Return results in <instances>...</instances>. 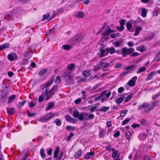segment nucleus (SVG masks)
Returning a JSON list of instances; mask_svg holds the SVG:
<instances>
[{
    "instance_id": "obj_24",
    "label": "nucleus",
    "mask_w": 160,
    "mask_h": 160,
    "mask_svg": "<svg viewBox=\"0 0 160 160\" xmlns=\"http://www.w3.org/2000/svg\"><path fill=\"white\" fill-rule=\"evenodd\" d=\"M142 29V28L141 26H138L135 29V32L134 34V35L136 36L138 35L140 31Z\"/></svg>"
},
{
    "instance_id": "obj_57",
    "label": "nucleus",
    "mask_w": 160,
    "mask_h": 160,
    "mask_svg": "<svg viewBox=\"0 0 160 160\" xmlns=\"http://www.w3.org/2000/svg\"><path fill=\"white\" fill-rule=\"evenodd\" d=\"M5 18L6 19H7L8 21L11 20L13 19V18L12 16L7 15L5 17Z\"/></svg>"
},
{
    "instance_id": "obj_2",
    "label": "nucleus",
    "mask_w": 160,
    "mask_h": 160,
    "mask_svg": "<svg viewBox=\"0 0 160 160\" xmlns=\"http://www.w3.org/2000/svg\"><path fill=\"white\" fill-rule=\"evenodd\" d=\"M155 106L153 104L152 102L151 103V105L149 103L146 104V103H143L142 105H140L139 107L138 108V110H140L142 109L145 108L143 112V113H148L151 110L153 109Z\"/></svg>"
},
{
    "instance_id": "obj_11",
    "label": "nucleus",
    "mask_w": 160,
    "mask_h": 160,
    "mask_svg": "<svg viewBox=\"0 0 160 160\" xmlns=\"http://www.w3.org/2000/svg\"><path fill=\"white\" fill-rule=\"evenodd\" d=\"M107 92L108 91L106 90V94H105L104 96L102 97V98L101 100V102H103L105 101H108V98L111 94V92L110 91H108V92Z\"/></svg>"
},
{
    "instance_id": "obj_19",
    "label": "nucleus",
    "mask_w": 160,
    "mask_h": 160,
    "mask_svg": "<svg viewBox=\"0 0 160 160\" xmlns=\"http://www.w3.org/2000/svg\"><path fill=\"white\" fill-rule=\"evenodd\" d=\"M82 74L83 77H88L91 74V71L89 70H84L82 72Z\"/></svg>"
},
{
    "instance_id": "obj_52",
    "label": "nucleus",
    "mask_w": 160,
    "mask_h": 160,
    "mask_svg": "<svg viewBox=\"0 0 160 160\" xmlns=\"http://www.w3.org/2000/svg\"><path fill=\"white\" fill-rule=\"evenodd\" d=\"M154 35H155L154 34V33H152L151 34V35L148 36L147 37V38L146 39H145V40H151L153 39V38L154 37Z\"/></svg>"
},
{
    "instance_id": "obj_28",
    "label": "nucleus",
    "mask_w": 160,
    "mask_h": 160,
    "mask_svg": "<svg viewBox=\"0 0 160 160\" xmlns=\"http://www.w3.org/2000/svg\"><path fill=\"white\" fill-rule=\"evenodd\" d=\"M118 151L113 152L112 155V157L114 158V160H118L119 158V155L118 153Z\"/></svg>"
},
{
    "instance_id": "obj_14",
    "label": "nucleus",
    "mask_w": 160,
    "mask_h": 160,
    "mask_svg": "<svg viewBox=\"0 0 160 160\" xmlns=\"http://www.w3.org/2000/svg\"><path fill=\"white\" fill-rule=\"evenodd\" d=\"M121 53L122 54V57H125L131 54L128 49L126 47H124L122 48V52H121Z\"/></svg>"
},
{
    "instance_id": "obj_54",
    "label": "nucleus",
    "mask_w": 160,
    "mask_h": 160,
    "mask_svg": "<svg viewBox=\"0 0 160 160\" xmlns=\"http://www.w3.org/2000/svg\"><path fill=\"white\" fill-rule=\"evenodd\" d=\"M160 95V92L157 93L155 95L153 96L152 98L153 100H154L157 98Z\"/></svg>"
},
{
    "instance_id": "obj_4",
    "label": "nucleus",
    "mask_w": 160,
    "mask_h": 160,
    "mask_svg": "<svg viewBox=\"0 0 160 160\" xmlns=\"http://www.w3.org/2000/svg\"><path fill=\"white\" fill-rule=\"evenodd\" d=\"M55 115L54 113H47L45 115L42 116L40 119V121L42 122H46L51 119Z\"/></svg>"
},
{
    "instance_id": "obj_15",
    "label": "nucleus",
    "mask_w": 160,
    "mask_h": 160,
    "mask_svg": "<svg viewBox=\"0 0 160 160\" xmlns=\"http://www.w3.org/2000/svg\"><path fill=\"white\" fill-rule=\"evenodd\" d=\"M106 55H108L109 53L110 54H112L116 52L115 49L113 47L106 48Z\"/></svg>"
},
{
    "instance_id": "obj_16",
    "label": "nucleus",
    "mask_w": 160,
    "mask_h": 160,
    "mask_svg": "<svg viewBox=\"0 0 160 160\" xmlns=\"http://www.w3.org/2000/svg\"><path fill=\"white\" fill-rule=\"evenodd\" d=\"M130 20L131 21L132 23V24H134L135 26H136L137 25V24L142 22V19L139 17H138L137 18L136 20H134L132 19Z\"/></svg>"
},
{
    "instance_id": "obj_10",
    "label": "nucleus",
    "mask_w": 160,
    "mask_h": 160,
    "mask_svg": "<svg viewBox=\"0 0 160 160\" xmlns=\"http://www.w3.org/2000/svg\"><path fill=\"white\" fill-rule=\"evenodd\" d=\"M132 24L131 20L128 21L126 24L127 30L130 32H133L134 31V29L132 28Z\"/></svg>"
},
{
    "instance_id": "obj_58",
    "label": "nucleus",
    "mask_w": 160,
    "mask_h": 160,
    "mask_svg": "<svg viewBox=\"0 0 160 160\" xmlns=\"http://www.w3.org/2000/svg\"><path fill=\"white\" fill-rule=\"evenodd\" d=\"M139 53L138 52H134L132 53L130 55V56L131 57H137Z\"/></svg>"
},
{
    "instance_id": "obj_37",
    "label": "nucleus",
    "mask_w": 160,
    "mask_h": 160,
    "mask_svg": "<svg viewBox=\"0 0 160 160\" xmlns=\"http://www.w3.org/2000/svg\"><path fill=\"white\" fill-rule=\"evenodd\" d=\"M146 68L145 67H140L137 71V73L139 74L145 71Z\"/></svg>"
},
{
    "instance_id": "obj_32",
    "label": "nucleus",
    "mask_w": 160,
    "mask_h": 160,
    "mask_svg": "<svg viewBox=\"0 0 160 160\" xmlns=\"http://www.w3.org/2000/svg\"><path fill=\"white\" fill-rule=\"evenodd\" d=\"M147 9L144 8H142V9L141 13L142 16L143 17H145L147 16Z\"/></svg>"
},
{
    "instance_id": "obj_63",
    "label": "nucleus",
    "mask_w": 160,
    "mask_h": 160,
    "mask_svg": "<svg viewBox=\"0 0 160 160\" xmlns=\"http://www.w3.org/2000/svg\"><path fill=\"white\" fill-rule=\"evenodd\" d=\"M35 106V104L33 101H32L29 104V106L31 108H33Z\"/></svg>"
},
{
    "instance_id": "obj_45",
    "label": "nucleus",
    "mask_w": 160,
    "mask_h": 160,
    "mask_svg": "<svg viewBox=\"0 0 160 160\" xmlns=\"http://www.w3.org/2000/svg\"><path fill=\"white\" fill-rule=\"evenodd\" d=\"M61 79L60 77L57 76L55 80V82L56 83H60L61 82Z\"/></svg>"
},
{
    "instance_id": "obj_1",
    "label": "nucleus",
    "mask_w": 160,
    "mask_h": 160,
    "mask_svg": "<svg viewBox=\"0 0 160 160\" xmlns=\"http://www.w3.org/2000/svg\"><path fill=\"white\" fill-rule=\"evenodd\" d=\"M58 88V85H55L53 86L52 88L48 92L47 89L45 90V91H42V94L45 96V100L47 101L50 98L53 96Z\"/></svg>"
},
{
    "instance_id": "obj_7",
    "label": "nucleus",
    "mask_w": 160,
    "mask_h": 160,
    "mask_svg": "<svg viewBox=\"0 0 160 160\" xmlns=\"http://www.w3.org/2000/svg\"><path fill=\"white\" fill-rule=\"evenodd\" d=\"M82 39V38L81 35L77 34L72 39V44H75L81 41Z\"/></svg>"
},
{
    "instance_id": "obj_39",
    "label": "nucleus",
    "mask_w": 160,
    "mask_h": 160,
    "mask_svg": "<svg viewBox=\"0 0 160 160\" xmlns=\"http://www.w3.org/2000/svg\"><path fill=\"white\" fill-rule=\"evenodd\" d=\"M74 135V134L73 132H71L70 133L69 135L66 138V141L67 142H70L71 139V138Z\"/></svg>"
},
{
    "instance_id": "obj_53",
    "label": "nucleus",
    "mask_w": 160,
    "mask_h": 160,
    "mask_svg": "<svg viewBox=\"0 0 160 160\" xmlns=\"http://www.w3.org/2000/svg\"><path fill=\"white\" fill-rule=\"evenodd\" d=\"M140 125L138 123H133L132 125V127L133 128H138L140 127Z\"/></svg>"
},
{
    "instance_id": "obj_49",
    "label": "nucleus",
    "mask_w": 160,
    "mask_h": 160,
    "mask_svg": "<svg viewBox=\"0 0 160 160\" xmlns=\"http://www.w3.org/2000/svg\"><path fill=\"white\" fill-rule=\"evenodd\" d=\"M50 16L49 13H47L46 14H44L43 16V18L42 19V21H44L46 19H48Z\"/></svg>"
},
{
    "instance_id": "obj_34",
    "label": "nucleus",
    "mask_w": 160,
    "mask_h": 160,
    "mask_svg": "<svg viewBox=\"0 0 160 160\" xmlns=\"http://www.w3.org/2000/svg\"><path fill=\"white\" fill-rule=\"evenodd\" d=\"M84 16L83 13L82 12L80 11L77 14L75 15V16L80 18L83 17Z\"/></svg>"
},
{
    "instance_id": "obj_30",
    "label": "nucleus",
    "mask_w": 160,
    "mask_h": 160,
    "mask_svg": "<svg viewBox=\"0 0 160 160\" xmlns=\"http://www.w3.org/2000/svg\"><path fill=\"white\" fill-rule=\"evenodd\" d=\"M16 98V95H12L10 96L8 98V103L10 104L11 102L14 100Z\"/></svg>"
},
{
    "instance_id": "obj_50",
    "label": "nucleus",
    "mask_w": 160,
    "mask_h": 160,
    "mask_svg": "<svg viewBox=\"0 0 160 160\" xmlns=\"http://www.w3.org/2000/svg\"><path fill=\"white\" fill-rule=\"evenodd\" d=\"M2 48L4 49L9 48L10 47V45L9 43H6L2 45Z\"/></svg>"
},
{
    "instance_id": "obj_31",
    "label": "nucleus",
    "mask_w": 160,
    "mask_h": 160,
    "mask_svg": "<svg viewBox=\"0 0 160 160\" xmlns=\"http://www.w3.org/2000/svg\"><path fill=\"white\" fill-rule=\"evenodd\" d=\"M109 109V107H102L101 109L98 110V111L99 112H106Z\"/></svg>"
},
{
    "instance_id": "obj_17",
    "label": "nucleus",
    "mask_w": 160,
    "mask_h": 160,
    "mask_svg": "<svg viewBox=\"0 0 160 160\" xmlns=\"http://www.w3.org/2000/svg\"><path fill=\"white\" fill-rule=\"evenodd\" d=\"M114 32V31L111 30L109 27H108L106 30L103 32L102 33V35L103 37L104 36H108L110 32Z\"/></svg>"
},
{
    "instance_id": "obj_12",
    "label": "nucleus",
    "mask_w": 160,
    "mask_h": 160,
    "mask_svg": "<svg viewBox=\"0 0 160 160\" xmlns=\"http://www.w3.org/2000/svg\"><path fill=\"white\" fill-rule=\"evenodd\" d=\"M8 95V92L7 91H3L1 96L2 100L3 102H5Z\"/></svg>"
},
{
    "instance_id": "obj_60",
    "label": "nucleus",
    "mask_w": 160,
    "mask_h": 160,
    "mask_svg": "<svg viewBox=\"0 0 160 160\" xmlns=\"http://www.w3.org/2000/svg\"><path fill=\"white\" fill-rule=\"evenodd\" d=\"M146 48L145 46H142L140 48L139 51L141 52H143L146 50Z\"/></svg>"
},
{
    "instance_id": "obj_43",
    "label": "nucleus",
    "mask_w": 160,
    "mask_h": 160,
    "mask_svg": "<svg viewBox=\"0 0 160 160\" xmlns=\"http://www.w3.org/2000/svg\"><path fill=\"white\" fill-rule=\"evenodd\" d=\"M131 120V118H128L122 122V125H124L128 123Z\"/></svg>"
},
{
    "instance_id": "obj_26",
    "label": "nucleus",
    "mask_w": 160,
    "mask_h": 160,
    "mask_svg": "<svg viewBox=\"0 0 160 160\" xmlns=\"http://www.w3.org/2000/svg\"><path fill=\"white\" fill-rule=\"evenodd\" d=\"M82 151L81 149H80L74 155V157L75 158H78L80 157L82 154Z\"/></svg>"
},
{
    "instance_id": "obj_5",
    "label": "nucleus",
    "mask_w": 160,
    "mask_h": 160,
    "mask_svg": "<svg viewBox=\"0 0 160 160\" xmlns=\"http://www.w3.org/2000/svg\"><path fill=\"white\" fill-rule=\"evenodd\" d=\"M54 78L51 77L48 80V82H46L45 84L42 85L41 87V89H42L43 91H45V90L47 89L48 90V87L50 86L52 83L53 82Z\"/></svg>"
},
{
    "instance_id": "obj_20",
    "label": "nucleus",
    "mask_w": 160,
    "mask_h": 160,
    "mask_svg": "<svg viewBox=\"0 0 160 160\" xmlns=\"http://www.w3.org/2000/svg\"><path fill=\"white\" fill-rule=\"evenodd\" d=\"M157 74V72L154 71L148 74V77L146 78L147 80H149L152 79V78L153 75Z\"/></svg>"
},
{
    "instance_id": "obj_56",
    "label": "nucleus",
    "mask_w": 160,
    "mask_h": 160,
    "mask_svg": "<svg viewBox=\"0 0 160 160\" xmlns=\"http://www.w3.org/2000/svg\"><path fill=\"white\" fill-rule=\"evenodd\" d=\"M43 94L39 96L38 98V102H42L44 99V97L43 96Z\"/></svg>"
},
{
    "instance_id": "obj_23",
    "label": "nucleus",
    "mask_w": 160,
    "mask_h": 160,
    "mask_svg": "<svg viewBox=\"0 0 160 160\" xmlns=\"http://www.w3.org/2000/svg\"><path fill=\"white\" fill-rule=\"evenodd\" d=\"M100 52L99 54V57L101 58H102L105 56H106V48L104 50H100Z\"/></svg>"
},
{
    "instance_id": "obj_6",
    "label": "nucleus",
    "mask_w": 160,
    "mask_h": 160,
    "mask_svg": "<svg viewBox=\"0 0 160 160\" xmlns=\"http://www.w3.org/2000/svg\"><path fill=\"white\" fill-rule=\"evenodd\" d=\"M137 65L136 64H135L125 67L124 69L127 70L128 73H131L132 71L137 69Z\"/></svg>"
},
{
    "instance_id": "obj_48",
    "label": "nucleus",
    "mask_w": 160,
    "mask_h": 160,
    "mask_svg": "<svg viewBox=\"0 0 160 160\" xmlns=\"http://www.w3.org/2000/svg\"><path fill=\"white\" fill-rule=\"evenodd\" d=\"M141 124L143 126H145L147 124L146 120L144 118L141 119Z\"/></svg>"
},
{
    "instance_id": "obj_9",
    "label": "nucleus",
    "mask_w": 160,
    "mask_h": 160,
    "mask_svg": "<svg viewBox=\"0 0 160 160\" xmlns=\"http://www.w3.org/2000/svg\"><path fill=\"white\" fill-rule=\"evenodd\" d=\"M65 80L67 83L70 84L72 82L71 76L70 72H68L64 76Z\"/></svg>"
},
{
    "instance_id": "obj_35",
    "label": "nucleus",
    "mask_w": 160,
    "mask_h": 160,
    "mask_svg": "<svg viewBox=\"0 0 160 160\" xmlns=\"http://www.w3.org/2000/svg\"><path fill=\"white\" fill-rule=\"evenodd\" d=\"M134 93H132L128 95L125 98L124 100L125 102H127L128 101L131 99L133 97Z\"/></svg>"
},
{
    "instance_id": "obj_40",
    "label": "nucleus",
    "mask_w": 160,
    "mask_h": 160,
    "mask_svg": "<svg viewBox=\"0 0 160 160\" xmlns=\"http://www.w3.org/2000/svg\"><path fill=\"white\" fill-rule=\"evenodd\" d=\"M75 67V65L74 63H71L67 66V69L68 70H71L73 69Z\"/></svg>"
},
{
    "instance_id": "obj_41",
    "label": "nucleus",
    "mask_w": 160,
    "mask_h": 160,
    "mask_svg": "<svg viewBox=\"0 0 160 160\" xmlns=\"http://www.w3.org/2000/svg\"><path fill=\"white\" fill-rule=\"evenodd\" d=\"M54 122L56 123V125L58 126H59L61 125L62 122L58 118L56 119L55 120Z\"/></svg>"
},
{
    "instance_id": "obj_13",
    "label": "nucleus",
    "mask_w": 160,
    "mask_h": 160,
    "mask_svg": "<svg viewBox=\"0 0 160 160\" xmlns=\"http://www.w3.org/2000/svg\"><path fill=\"white\" fill-rule=\"evenodd\" d=\"M148 135L145 132H141L138 136V138L142 141H144L147 138Z\"/></svg>"
},
{
    "instance_id": "obj_36",
    "label": "nucleus",
    "mask_w": 160,
    "mask_h": 160,
    "mask_svg": "<svg viewBox=\"0 0 160 160\" xmlns=\"http://www.w3.org/2000/svg\"><path fill=\"white\" fill-rule=\"evenodd\" d=\"M59 150V146L56 147L55 151L54 152V158H57Z\"/></svg>"
},
{
    "instance_id": "obj_62",
    "label": "nucleus",
    "mask_w": 160,
    "mask_h": 160,
    "mask_svg": "<svg viewBox=\"0 0 160 160\" xmlns=\"http://www.w3.org/2000/svg\"><path fill=\"white\" fill-rule=\"evenodd\" d=\"M69 122L72 123H76L77 122V120L74 118H72V119H71Z\"/></svg>"
},
{
    "instance_id": "obj_18",
    "label": "nucleus",
    "mask_w": 160,
    "mask_h": 160,
    "mask_svg": "<svg viewBox=\"0 0 160 160\" xmlns=\"http://www.w3.org/2000/svg\"><path fill=\"white\" fill-rule=\"evenodd\" d=\"M17 58V56L15 54H9L8 56V59L10 61H12L16 59Z\"/></svg>"
},
{
    "instance_id": "obj_61",
    "label": "nucleus",
    "mask_w": 160,
    "mask_h": 160,
    "mask_svg": "<svg viewBox=\"0 0 160 160\" xmlns=\"http://www.w3.org/2000/svg\"><path fill=\"white\" fill-rule=\"evenodd\" d=\"M120 134V132L119 131H118L113 134V136L114 138H116Z\"/></svg>"
},
{
    "instance_id": "obj_64",
    "label": "nucleus",
    "mask_w": 160,
    "mask_h": 160,
    "mask_svg": "<svg viewBox=\"0 0 160 160\" xmlns=\"http://www.w3.org/2000/svg\"><path fill=\"white\" fill-rule=\"evenodd\" d=\"M82 101V99L80 98H78L74 101L75 103L76 104H78Z\"/></svg>"
},
{
    "instance_id": "obj_21",
    "label": "nucleus",
    "mask_w": 160,
    "mask_h": 160,
    "mask_svg": "<svg viewBox=\"0 0 160 160\" xmlns=\"http://www.w3.org/2000/svg\"><path fill=\"white\" fill-rule=\"evenodd\" d=\"M106 90H104V91L102 92L100 95L98 97H96L94 98V100L96 101H97L99 100L102 98V97L104 96V95L106 94Z\"/></svg>"
},
{
    "instance_id": "obj_25",
    "label": "nucleus",
    "mask_w": 160,
    "mask_h": 160,
    "mask_svg": "<svg viewBox=\"0 0 160 160\" xmlns=\"http://www.w3.org/2000/svg\"><path fill=\"white\" fill-rule=\"evenodd\" d=\"M6 109L7 112L10 115L14 114L16 111L14 108H10L8 109H7V108Z\"/></svg>"
},
{
    "instance_id": "obj_42",
    "label": "nucleus",
    "mask_w": 160,
    "mask_h": 160,
    "mask_svg": "<svg viewBox=\"0 0 160 160\" xmlns=\"http://www.w3.org/2000/svg\"><path fill=\"white\" fill-rule=\"evenodd\" d=\"M128 112V110L127 109L121 111V117L125 116Z\"/></svg>"
},
{
    "instance_id": "obj_29",
    "label": "nucleus",
    "mask_w": 160,
    "mask_h": 160,
    "mask_svg": "<svg viewBox=\"0 0 160 160\" xmlns=\"http://www.w3.org/2000/svg\"><path fill=\"white\" fill-rule=\"evenodd\" d=\"M47 72V70L46 68L43 69L40 71L39 72L38 75L40 76V77H42V75H43L45 73Z\"/></svg>"
},
{
    "instance_id": "obj_33",
    "label": "nucleus",
    "mask_w": 160,
    "mask_h": 160,
    "mask_svg": "<svg viewBox=\"0 0 160 160\" xmlns=\"http://www.w3.org/2000/svg\"><path fill=\"white\" fill-rule=\"evenodd\" d=\"M54 106L53 102H51L48 103V106L46 107V110L48 111L52 108Z\"/></svg>"
},
{
    "instance_id": "obj_8",
    "label": "nucleus",
    "mask_w": 160,
    "mask_h": 160,
    "mask_svg": "<svg viewBox=\"0 0 160 160\" xmlns=\"http://www.w3.org/2000/svg\"><path fill=\"white\" fill-rule=\"evenodd\" d=\"M137 78V76H135L129 81L127 83L130 87H132L134 86Z\"/></svg>"
},
{
    "instance_id": "obj_51",
    "label": "nucleus",
    "mask_w": 160,
    "mask_h": 160,
    "mask_svg": "<svg viewBox=\"0 0 160 160\" xmlns=\"http://www.w3.org/2000/svg\"><path fill=\"white\" fill-rule=\"evenodd\" d=\"M75 128V127L73 126H67L66 128L67 130L68 131L74 130Z\"/></svg>"
},
{
    "instance_id": "obj_22",
    "label": "nucleus",
    "mask_w": 160,
    "mask_h": 160,
    "mask_svg": "<svg viewBox=\"0 0 160 160\" xmlns=\"http://www.w3.org/2000/svg\"><path fill=\"white\" fill-rule=\"evenodd\" d=\"M94 153L93 152H88L86 153L84 157V158L85 159H88L91 158V156H93Z\"/></svg>"
},
{
    "instance_id": "obj_3",
    "label": "nucleus",
    "mask_w": 160,
    "mask_h": 160,
    "mask_svg": "<svg viewBox=\"0 0 160 160\" xmlns=\"http://www.w3.org/2000/svg\"><path fill=\"white\" fill-rule=\"evenodd\" d=\"M85 114L87 115L88 114L83 112L80 113L78 110H75L73 111V116L75 118H78L79 121H82L84 119Z\"/></svg>"
},
{
    "instance_id": "obj_59",
    "label": "nucleus",
    "mask_w": 160,
    "mask_h": 160,
    "mask_svg": "<svg viewBox=\"0 0 160 160\" xmlns=\"http://www.w3.org/2000/svg\"><path fill=\"white\" fill-rule=\"evenodd\" d=\"M128 72L127 71L126 72H122L121 73V80L123 78V76L128 73Z\"/></svg>"
},
{
    "instance_id": "obj_55",
    "label": "nucleus",
    "mask_w": 160,
    "mask_h": 160,
    "mask_svg": "<svg viewBox=\"0 0 160 160\" xmlns=\"http://www.w3.org/2000/svg\"><path fill=\"white\" fill-rule=\"evenodd\" d=\"M97 108V105L95 104L94 105V106L92 108L89 110V111L92 112H94Z\"/></svg>"
},
{
    "instance_id": "obj_44",
    "label": "nucleus",
    "mask_w": 160,
    "mask_h": 160,
    "mask_svg": "<svg viewBox=\"0 0 160 160\" xmlns=\"http://www.w3.org/2000/svg\"><path fill=\"white\" fill-rule=\"evenodd\" d=\"M125 135L126 138L128 140H129L130 139V136H131L132 135L130 132L129 131H128L126 132Z\"/></svg>"
},
{
    "instance_id": "obj_47",
    "label": "nucleus",
    "mask_w": 160,
    "mask_h": 160,
    "mask_svg": "<svg viewBox=\"0 0 160 160\" xmlns=\"http://www.w3.org/2000/svg\"><path fill=\"white\" fill-rule=\"evenodd\" d=\"M160 54V52L157 54L155 57L154 58L153 61H157L160 60V57L159 56V55Z\"/></svg>"
},
{
    "instance_id": "obj_46",
    "label": "nucleus",
    "mask_w": 160,
    "mask_h": 160,
    "mask_svg": "<svg viewBox=\"0 0 160 160\" xmlns=\"http://www.w3.org/2000/svg\"><path fill=\"white\" fill-rule=\"evenodd\" d=\"M62 48L66 50H69L71 49L72 47L69 45H64L62 46Z\"/></svg>"
},
{
    "instance_id": "obj_27",
    "label": "nucleus",
    "mask_w": 160,
    "mask_h": 160,
    "mask_svg": "<svg viewBox=\"0 0 160 160\" xmlns=\"http://www.w3.org/2000/svg\"><path fill=\"white\" fill-rule=\"evenodd\" d=\"M57 12H56L55 11L54 12L53 15L54 16H56V15L60 14L61 13L63 12L64 11V10L62 8H60L58 9L57 10Z\"/></svg>"
},
{
    "instance_id": "obj_38",
    "label": "nucleus",
    "mask_w": 160,
    "mask_h": 160,
    "mask_svg": "<svg viewBox=\"0 0 160 160\" xmlns=\"http://www.w3.org/2000/svg\"><path fill=\"white\" fill-rule=\"evenodd\" d=\"M44 150L43 148H42L40 150V154L41 155L42 158L44 159L46 158V155L44 153Z\"/></svg>"
}]
</instances>
